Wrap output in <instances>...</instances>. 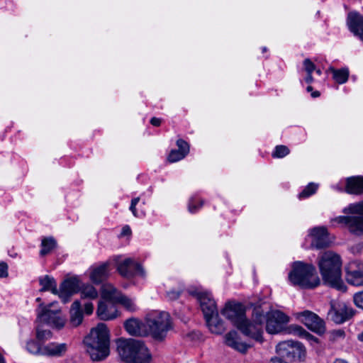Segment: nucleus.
I'll list each match as a JSON object with an SVG mask.
<instances>
[{"label":"nucleus","instance_id":"obj_2","mask_svg":"<svg viewBox=\"0 0 363 363\" xmlns=\"http://www.w3.org/2000/svg\"><path fill=\"white\" fill-rule=\"evenodd\" d=\"M318 264L325 284L338 291L347 290L342 279V259L339 255L326 251L319 257Z\"/></svg>","mask_w":363,"mask_h":363},{"label":"nucleus","instance_id":"obj_40","mask_svg":"<svg viewBox=\"0 0 363 363\" xmlns=\"http://www.w3.org/2000/svg\"><path fill=\"white\" fill-rule=\"evenodd\" d=\"M353 300L357 307L363 309V291L355 293L353 296Z\"/></svg>","mask_w":363,"mask_h":363},{"label":"nucleus","instance_id":"obj_56","mask_svg":"<svg viewBox=\"0 0 363 363\" xmlns=\"http://www.w3.org/2000/svg\"><path fill=\"white\" fill-rule=\"evenodd\" d=\"M358 338L359 340L363 341V332L359 335Z\"/></svg>","mask_w":363,"mask_h":363},{"label":"nucleus","instance_id":"obj_24","mask_svg":"<svg viewBox=\"0 0 363 363\" xmlns=\"http://www.w3.org/2000/svg\"><path fill=\"white\" fill-rule=\"evenodd\" d=\"M109 263L104 262L94 268L90 275L91 281L95 284H100L106 280L109 275Z\"/></svg>","mask_w":363,"mask_h":363},{"label":"nucleus","instance_id":"obj_28","mask_svg":"<svg viewBox=\"0 0 363 363\" xmlns=\"http://www.w3.org/2000/svg\"><path fill=\"white\" fill-rule=\"evenodd\" d=\"M329 71L333 74V78L338 84L345 83L349 77V70L347 68L335 69L330 67Z\"/></svg>","mask_w":363,"mask_h":363},{"label":"nucleus","instance_id":"obj_41","mask_svg":"<svg viewBox=\"0 0 363 363\" xmlns=\"http://www.w3.org/2000/svg\"><path fill=\"white\" fill-rule=\"evenodd\" d=\"M303 66H304V69L306 72V73H313V72L315 70V65L308 58L304 60Z\"/></svg>","mask_w":363,"mask_h":363},{"label":"nucleus","instance_id":"obj_17","mask_svg":"<svg viewBox=\"0 0 363 363\" xmlns=\"http://www.w3.org/2000/svg\"><path fill=\"white\" fill-rule=\"evenodd\" d=\"M80 290V281L77 277L65 279L60 285L59 295L63 303L69 301L70 297Z\"/></svg>","mask_w":363,"mask_h":363},{"label":"nucleus","instance_id":"obj_33","mask_svg":"<svg viewBox=\"0 0 363 363\" xmlns=\"http://www.w3.org/2000/svg\"><path fill=\"white\" fill-rule=\"evenodd\" d=\"M82 298H89L94 299L98 296V292L91 285L84 286L81 290Z\"/></svg>","mask_w":363,"mask_h":363},{"label":"nucleus","instance_id":"obj_37","mask_svg":"<svg viewBox=\"0 0 363 363\" xmlns=\"http://www.w3.org/2000/svg\"><path fill=\"white\" fill-rule=\"evenodd\" d=\"M203 205V201L199 198H191L189 202L188 208L191 213L196 212Z\"/></svg>","mask_w":363,"mask_h":363},{"label":"nucleus","instance_id":"obj_1","mask_svg":"<svg viewBox=\"0 0 363 363\" xmlns=\"http://www.w3.org/2000/svg\"><path fill=\"white\" fill-rule=\"evenodd\" d=\"M221 313L243 335L259 342L263 340L262 326L265 318L264 311L260 307L254 308L252 321L246 318L245 306L240 303L228 302Z\"/></svg>","mask_w":363,"mask_h":363},{"label":"nucleus","instance_id":"obj_36","mask_svg":"<svg viewBox=\"0 0 363 363\" xmlns=\"http://www.w3.org/2000/svg\"><path fill=\"white\" fill-rule=\"evenodd\" d=\"M52 333L49 330H41L38 326L36 328V338L40 342L50 340Z\"/></svg>","mask_w":363,"mask_h":363},{"label":"nucleus","instance_id":"obj_32","mask_svg":"<svg viewBox=\"0 0 363 363\" xmlns=\"http://www.w3.org/2000/svg\"><path fill=\"white\" fill-rule=\"evenodd\" d=\"M177 145L179 150H172L167 157V161L170 163L176 162L182 159V139L177 140Z\"/></svg>","mask_w":363,"mask_h":363},{"label":"nucleus","instance_id":"obj_20","mask_svg":"<svg viewBox=\"0 0 363 363\" xmlns=\"http://www.w3.org/2000/svg\"><path fill=\"white\" fill-rule=\"evenodd\" d=\"M126 331L131 335L145 336L147 335V330L145 328V323H142L135 318L127 320L124 323Z\"/></svg>","mask_w":363,"mask_h":363},{"label":"nucleus","instance_id":"obj_58","mask_svg":"<svg viewBox=\"0 0 363 363\" xmlns=\"http://www.w3.org/2000/svg\"><path fill=\"white\" fill-rule=\"evenodd\" d=\"M315 72H316L318 75H320V74H321V73H322V72H321V70H320V69H315Z\"/></svg>","mask_w":363,"mask_h":363},{"label":"nucleus","instance_id":"obj_54","mask_svg":"<svg viewBox=\"0 0 363 363\" xmlns=\"http://www.w3.org/2000/svg\"><path fill=\"white\" fill-rule=\"evenodd\" d=\"M333 363H349L347 362L346 360L345 359H337L335 360V362Z\"/></svg>","mask_w":363,"mask_h":363},{"label":"nucleus","instance_id":"obj_39","mask_svg":"<svg viewBox=\"0 0 363 363\" xmlns=\"http://www.w3.org/2000/svg\"><path fill=\"white\" fill-rule=\"evenodd\" d=\"M345 337V332L344 330H333L330 332L329 339L330 341L335 342L340 339H344Z\"/></svg>","mask_w":363,"mask_h":363},{"label":"nucleus","instance_id":"obj_59","mask_svg":"<svg viewBox=\"0 0 363 363\" xmlns=\"http://www.w3.org/2000/svg\"><path fill=\"white\" fill-rule=\"evenodd\" d=\"M267 50L266 48H263V52H265Z\"/></svg>","mask_w":363,"mask_h":363},{"label":"nucleus","instance_id":"obj_13","mask_svg":"<svg viewBox=\"0 0 363 363\" xmlns=\"http://www.w3.org/2000/svg\"><path fill=\"white\" fill-rule=\"evenodd\" d=\"M117 270L122 277L125 278H131L135 276H139L143 278L145 275V272L142 266L131 258H127L118 262L117 264Z\"/></svg>","mask_w":363,"mask_h":363},{"label":"nucleus","instance_id":"obj_44","mask_svg":"<svg viewBox=\"0 0 363 363\" xmlns=\"http://www.w3.org/2000/svg\"><path fill=\"white\" fill-rule=\"evenodd\" d=\"M84 310H85V313L87 314V315H90L93 313V310H94V306L92 304V303L91 302H87L84 304Z\"/></svg>","mask_w":363,"mask_h":363},{"label":"nucleus","instance_id":"obj_23","mask_svg":"<svg viewBox=\"0 0 363 363\" xmlns=\"http://www.w3.org/2000/svg\"><path fill=\"white\" fill-rule=\"evenodd\" d=\"M83 318L81 302L76 300L72 303L69 310V323L72 326L77 327L82 323Z\"/></svg>","mask_w":363,"mask_h":363},{"label":"nucleus","instance_id":"obj_46","mask_svg":"<svg viewBox=\"0 0 363 363\" xmlns=\"http://www.w3.org/2000/svg\"><path fill=\"white\" fill-rule=\"evenodd\" d=\"M189 152V145L183 140V158L186 157Z\"/></svg>","mask_w":363,"mask_h":363},{"label":"nucleus","instance_id":"obj_52","mask_svg":"<svg viewBox=\"0 0 363 363\" xmlns=\"http://www.w3.org/2000/svg\"><path fill=\"white\" fill-rule=\"evenodd\" d=\"M139 201H140L139 197L135 198V199H132L130 205L136 206L138 204V203L139 202Z\"/></svg>","mask_w":363,"mask_h":363},{"label":"nucleus","instance_id":"obj_43","mask_svg":"<svg viewBox=\"0 0 363 363\" xmlns=\"http://www.w3.org/2000/svg\"><path fill=\"white\" fill-rule=\"evenodd\" d=\"M180 292L179 291L170 290L167 292V297L170 301H174L179 298Z\"/></svg>","mask_w":363,"mask_h":363},{"label":"nucleus","instance_id":"obj_27","mask_svg":"<svg viewBox=\"0 0 363 363\" xmlns=\"http://www.w3.org/2000/svg\"><path fill=\"white\" fill-rule=\"evenodd\" d=\"M39 282L42 286L41 291H51V292L55 295L59 294V290L57 288V283L54 278L46 275L44 277L40 278Z\"/></svg>","mask_w":363,"mask_h":363},{"label":"nucleus","instance_id":"obj_19","mask_svg":"<svg viewBox=\"0 0 363 363\" xmlns=\"http://www.w3.org/2000/svg\"><path fill=\"white\" fill-rule=\"evenodd\" d=\"M115 303L100 301L97 308V315L100 319L108 320L114 319L118 315V311L114 306Z\"/></svg>","mask_w":363,"mask_h":363},{"label":"nucleus","instance_id":"obj_7","mask_svg":"<svg viewBox=\"0 0 363 363\" xmlns=\"http://www.w3.org/2000/svg\"><path fill=\"white\" fill-rule=\"evenodd\" d=\"M147 335L157 340H163L167 332L172 328L170 315L164 311H154L149 313L145 319Z\"/></svg>","mask_w":363,"mask_h":363},{"label":"nucleus","instance_id":"obj_53","mask_svg":"<svg viewBox=\"0 0 363 363\" xmlns=\"http://www.w3.org/2000/svg\"><path fill=\"white\" fill-rule=\"evenodd\" d=\"M319 96H320V92L318 91H313L311 94V96L313 98H316V97H318Z\"/></svg>","mask_w":363,"mask_h":363},{"label":"nucleus","instance_id":"obj_42","mask_svg":"<svg viewBox=\"0 0 363 363\" xmlns=\"http://www.w3.org/2000/svg\"><path fill=\"white\" fill-rule=\"evenodd\" d=\"M8 277V265L4 262H0V278H6Z\"/></svg>","mask_w":363,"mask_h":363},{"label":"nucleus","instance_id":"obj_30","mask_svg":"<svg viewBox=\"0 0 363 363\" xmlns=\"http://www.w3.org/2000/svg\"><path fill=\"white\" fill-rule=\"evenodd\" d=\"M57 246L56 240L52 237L45 238L42 240L41 247L42 249L40 251L41 256H45L50 253L52 250L55 248Z\"/></svg>","mask_w":363,"mask_h":363},{"label":"nucleus","instance_id":"obj_9","mask_svg":"<svg viewBox=\"0 0 363 363\" xmlns=\"http://www.w3.org/2000/svg\"><path fill=\"white\" fill-rule=\"evenodd\" d=\"M276 351L279 356L289 362H301L306 357V349L303 344L293 340L279 342Z\"/></svg>","mask_w":363,"mask_h":363},{"label":"nucleus","instance_id":"obj_34","mask_svg":"<svg viewBox=\"0 0 363 363\" xmlns=\"http://www.w3.org/2000/svg\"><path fill=\"white\" fill-rule=\"evenodd\" d=\"M290 153V150L286 145H277L272 153V157L274 158H282Z\"/></svg>","mask_w":363,"mask_h":363},{"label":"nucleus","instance_id":"obj_4","mask_svg":"<svg viewBox=\"0 0 363 363\" xmlns=\"http://www.w3.org/2000/svg\"><path fill=\"white\" fill-rule=\"evenodd\" d=\"M289 280L292 285L303 289H313L320 284L315 266L299 261L293 263Z\"/></svg>","mask_w":363,"mask_h":363},{"label":"nucleus","instance_id":"obj_3","mask_svg":"<svg viewBox=\"0 0 363 363\" xmlns=\"http://www.w3.org/2000/svg\"><path fill=\"white\" fill-rule=\"evenodd\" d=\"M93 361H102L109 354L110 335L105 323H98L84 340Z\"/></svg>","mask_w":363,"mask_h":363},{"label":"nucleus","instance_id":"obj_25","mask_svg":"<svg viewBox=\"0 0 363 363\" xmlns=\"http://www.w3.org/2000/svg\"><path fill=\"white\" fill-rule=\"evenodd\" d=\"M238 339V335L235 331H230L225 336V342L228 346L245 353L247 350V346L245 343L239 342Z\"/></svg>","mask_w":363,"mask_h":363},{"label":"nucleus","instance_id":"obj_22","mask_svg":"<svg viewBox=\"0 0 363 363\" xmlns=\"http://www.w3.org/2000/svg\"><path fill=\"white\" fill-rule=\"evenodd\" d=\"M67 350V345L65 343L51 342L43 346V355L50 357H61Z\"/></svg>","mask_w":363,"mask_h":363},{"label":"nucleus","instance_id":"obj_21","mask_svg":"<svg viewBox=\"0 0 363 363\" xmlns=\"http://www.w3.org/2000/svg\"><path fill=\"white\" fill-rule=\"evenodd\" d=\"M345 191L350 194H363V176L351 177L346 179Z\"/></svg>","mask_w":363,"mask_h":363},{"label":"nucleus","instance_id":"obj_26","mask_svg":"<svg viewBox=\"0 0 363 363\" xmlns=\"http://www.w3.org/2000/svg\"><path fill=\"white\" fill-rule=\"evenodd\" d=\"M101 294L103 298L111 303H116L121 295V293L111 284H104Z\"/></svg>","mask_w":363,"mask_h":363},{"label":"nucleus","instance_id":"obj_6","mask_svg":"<svg viewBox=\"0 0 363 363\" xmlns=\"http://www.w3.org/2000/svg\"><path fill=\"white\" fill-rule=\"evenodd\" d=\"M117 350L120 357L128 363H149L151 355L144 343L135 339H119Z\"/></svg>","mask_w":363,"mask_h":363},{"label":"nucleus","instance_id":"obj_29","mask_svg":"<svg viewBox=\"0 0 363 363\" xmlns=\"http://www.w3.org/2000/svg\"><path fill=\"white\" fill-rule=\"evenodd\" d=\"M288 333H292L299 337H303L308 340H313L314 342L318 341V338L310 334L308 332L305 330L301 326L296 325H292L289 327Z\"/></svg>","mask_w":363,"mask_h":363},{"label":"nucleus","instance_id":"obj_51","mask_svg":"<svg viewBox=\"0 0 363 363\" xmlns=\"http://www.w3.org/2000/svg\"><path fill=\"white\" fill-rule=\"evenodd\" d=\"M135 206H136L130 205V210L131 211V212L133 213L134 216L137 217L138 216V213H137L136 207Z\"/></svg>","mask_w":363,"mask_h":363},{"label":"nucleus","instance_id":"obj_38","mask_svg":"<svg viewBox=\"0 0 363 363\" xmlns=\"http://www.w3.org/2000/svg\"><path fill=\"white\" fill-rule=\"evenodd\" d=\"M116 303H119L123 305L126 309L129 311H135V305L133 302V301L128 297L123 296L122 294L119 298L116 301Z\"/></svg>","mask_w":363,"mask_h":363},{"label":"nucleus","instance_id":"obj_48","mask_svg":"<svg viewBox=\"0 0 363 363\" xmlns=\"http://www.w3.org/2000/svg\"><path fill=\"white\" fill-rule=\"evenodd\" d=\"M131 234V230L128 225H125L122 228L121 235H129Z\"/></svg>","mask_w":363,"mask_h":363},{"label":"nucleus","instance_id":"obj_10","mask_svg":"<svg viewBox=\"0 0 363 363\" xmlns=\"http://www.w3.org/2000/svg\"><path fill=\"white\" fill-rule=\"evenodd\" d=\"M54 303L43 306L40 305L37 309V321L61 329L65 323V318L62 316L60 309H52Z\"/></svg>","mask_w":363,"mask_h":363},{"label":"nucleus","instance_id":"obj_35","mask_svg":"<svg viewBox=\"0 0 363 363\" xmlns=\"http://www.w3.org/2000/svg\"><path fill=\"white\" fill-rule=\"evenodd\" d=\"M317 189H318V184H316L315 183H310L298 194V198L300 199L308 198L310 196L314 194L316 192Z\"/></svg>","mask_w":363,"mask_h":363},{"label":"nucleus","instance_id":"obj_5","mask_svg":"<svg viewBox=\"0 0 363 363\" xmlns=\"http://www.w3.org/2000/svg\"><path fill=\"white\" fill-rule=\"evenodd\" d=\"M190 294L196 296L203 313L206 325L211 333L221 334L225 331V326L219 319L218 311L215 300L208 292L190 291Z\"/></svg>","mask_w":363,"mask_h":363},{"label":"nucleus","instance_id":"obj_45","mask_svg":"<svg viewBox=\"0 0 363 363\" xmlns=\"http://www.w3.org/2000/svg\"><path fill=\"white\" fill-rule=\"evenodd\" d=\"M288 361L284 359V357H274L271 358L270 363H288Z\"/></svg>","mask_w":363,"mask_h":363},{"label":"nucleus","instance_id":"obj_55","mask_svg":"<svg viewBox=\"0 0 363 363\" xmlns=\"http://www.w3.org/2000/svg\"><path fill=\"white\" fill-rule=\"evenodd\" d=\"M0 363H6L5 359L1 353H0Z\"/></svg>","mask_w":363,"mask_h":363},{"label":"nucleus","instance_id":"obj_31","mask_svg":"<svg viewBox=\"0 0 363 363\" xmlns=\"http://www.w3.org/2000/svg\"><path fill=\"white\" fill-rule=\"evenodd\" d=\"M27 350L35 355H43V347L41 346L40 342L33 340H29L26 345Z\"/></svg>","mask_w":363,"mask_h":363},{"label":"nucleus","instance_id":"obj_50","mask_svg":"<svg viewBox=\"0 0 363 363\" xmlns=\"http://www.w3.org/2000/svg\"><path fill=\"white\" fill-rule=\"evenodd\" d=\"M305 81L308 84H311L313 82V77L312 76V73H307V76L305 78Z\"/></svg>","mask_w":363,"mask_h":363},{"label":"nucleus","instance_id":"obj_47","mask_svg":"<svg viewBox=\"0 0 363 363\" xmlns=\"http://www.w3.org/2000/svg\"><path fill=\"white\" fill-rule=\"evenodd\" d=\"M201 337V334L197 332H192L186 335L187 338H190L191 340L199 339Z\"/></svg>","mask_w":363,"mask_h":363},{"label":"nucleus","instance_id":"obj_16","mask_svg":"<svg viewBox=\"0 0 363 363\" xmlns=\"http://www.w3.org/2000/svg\"><path fill=\"white\" fill-rule=\"evenodd\" d=\"M311 247L318 250L328 247L331 243L329 233L325 227H315L311 230Z\"/></svg>","mask_w":363,"mask_h":363},{"label":"nucleus","instance_id":"obj_11","mask_svg":"<svg viewBox=\"0 0 363 363\" xmlns=\"http://www.w3.org/2000/svg\"><path fill=\"white\" fill-rule=\"evenodd\" d=\"M266 321V330L270 334H277L286 331L288 333L289 328L286 325L289 321V318L283 312L276 310L267 313V315L264 314Z\"/></svg>","mask_w":363,"mask_h":363},{"label":"nucleus","instance_id":"obj_12","mask_svg":"<svg viewBox=\"0 0 363 363\" xmlns=\"http://www.w3.org/2000/svg\"><path fill=\"white\" fill-rule=\"evenodd\" d=\"M328 312L330 319L337 324H341L354 315L353 309L345 302H331Z\"/></svg>","mask_w":363,"mask_h":363},{"label":"nucleus","instance_id":"obj_14","mask_svg":"<svg viewBox=\"0 0 363 363\" xmlns=\"http://www.w3.org/2000/svg\"><path fill=\"white\" fill-rule=\"evenodd\" d=\"M345 279L352 286H363V263L353 261L345 267Z\"/></svg>","mask_w":363,"mask_h":363},{"label":"nucleus","instance_id":"obj_57","mask_svg":"<svg viewBox=\"0 0 363 363\" xmlns=\"http://www.w3.org/2000/svg\"><path fill=\"white\" fill-rule=\"evenodd\" d=\"M306 90L307 91H313V87L311 86H308L307 88H306Z\"/></svg>","mask_w":363,"mask_h":363},{"label":"nucleus","instance_id":"obj_8","mask_svg":"<svg viewBox=\"0 0 363 363\" xmlns=\"http://www.w3.org/2000/svg\"><path fill=\"white\" fill-rule=\"evenodd\" d=\"M343 211L344 213H356L358 216H338L333 220L347 226L350 231L355 235H363V201L351 204Z\"/></svg>","mask_w":363,"mask_h":363},{"label":"nucleus","instance_id":"obj_18","mask_svg":"<svg viewBox=\"0 0 363 363\" xmlns=\"http://www.w3.org/2000/svg\"><path fill=\"white\" fill-rule=\"evenodd\" d=\"M347 25L349 30L363 43V16L357 11L350 12Z\"/></svg>","mask_w":363,"mask_h":363},{"label":"nucleus","instance_id":"obj_15","mask_svg":"<svg viewBox=\"0 0 363 363\" xmlns=\"http://www.w3.org/2000/svg\"><path fill=\"white\" fill-rule=\"evenodd\" d=\"M299 318L301 322L311 330L318 333L323 334L325 330V323L315 313L305 311L299 313Z\"/></svg>","mask_w":363,"mask_h":363},{"label":"nucleus","instance_id":"obj_49","mask_svg":"<svg viewBox=\"0 0 363 363\" xmlns=\"http://www.w3.org/2000/svg\"><path fill=\"white\" fill-rule=\"evenodd\" d=\"M150 123L154 126H160L161 124V119L158 118L153 117L150 120Z\"/></svg>","mask_w":363,"mask_h":363}]
</instances>
